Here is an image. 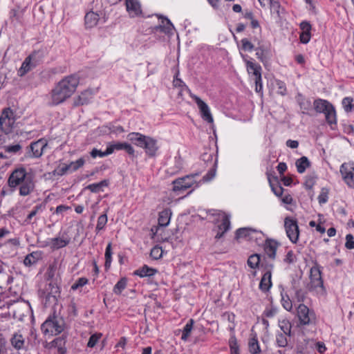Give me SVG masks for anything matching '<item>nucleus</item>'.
I'll use <instances>...</instances> for the list:
<instances>
[{
	"label": "nucleus",
	"mask_w": 354,
	"mask_h": 354,
	"mask_svg": "<svg viewBox=\"0 0 354 354\" xmlns=\"http://www.w3.org/2000/svg\"><path fill=\"white\" fill-rule=\"evenodd\" d=\"M300 28L301 29V33H310L311 26L307 21H303L300 24Z\"/></svg>",
	"instance_id": "55"
},
{
	"label": "nucleus",
	"mask_w": 354,
	"mask_h": 354,
	"mask_svg": "<svg viewBox=\"0 0 354 354\" xmlns=\"http://www.w3.org/2000/svg\"><path fill=\"white\" fill-rule=\"evenodd\" d=\"M268 5H270L271 14L279 17L280 16L281 6L278 0H270Z\"/></svg>",
	"instance_id": "32"
},
{
	"label": "nucleus",
	"mask_w": 354,
	"mask_h": 354,
	"mask_svg": "<svg viewBox=\"0 0 354 354\" xmlns=\"http://www.w3.org/2000/svg\"><path fill=\"white\" fill-rule=\"evenodd\" d=\"M249 350L252 354H257L260 352L259 345L256 338L252 337L249 340Z\"/></svg>",
	"instance_id": "36"
},
{
	"label": "nucleus",
	"mask_w": 354,
	"mask_h": 354,
	"mask_svg": "<svg viewBox=\"0 0 354 354\" xmlns=\"http://www.w3.org/2000/svg\"><path fill=\"white\" fill-rule=\"evenodd\" d=\"M278 243L273 240H268L266 242L264 250L266 254L271 259H274Z\"/></svg>",
	"instance_id": "24"
},
{
	"label": "nucleus",
	"mask_w": 354,
	"mask_h": 354,
	"mask_svg": "<svg viewBox=\"0 0 354 354\" xmlns=\"http://www.w3.org/2000/svg\"><path fill=\"white\" fill-rule=\"evenodd\" d=\"M63 324L62 322H59L55 318L48 319L41 325V330L44 333L50 335H57L63 330Z\"/></svg>",
	"instance_id": "8"
},
{
	"label": "nucleus",
	"mask_w": 354,
	"mask_h": 354,
	"mask_svg": "<svg viewBox=\"0 0 354 354\" xmlns=\"http://www.w3.org/2000/svg\"><path fill=\"white\" fill-rule=\"evenodd\" d=\"M339 171L344 183L351 188H354V162L343 163Z\"/></svg>",
	"instance_id": "9"
},
{
	"label": "nucleus",
	"mask_w": 354,
	"mask_h": 354,
	"mask_svg": "<svg viewBox=\"0 0 354 354\" xmlns=\"http://www.w3.org/2000/svg\"><path fill=\"white\" fill-rule=\"evenodd\" d=\"M44 209V206L42 205H37L35 207H34L32 210L28 215L26 221H30L32 218V217H34L39 212H42Z\"/></svg>",
	"instance_id": "50"
},
{
	"label": "nucleus",
	"mask_w": 354,
	"mask_h": 354,
	"mask_svg": "<svg viewBox=\"0 0 354 354\" xmlns=\"http://www.w3.org/2000/svg\"><path fill=\"white\" fill-rule=\"evenodd\" d=\"M21 149V147L19 144H15L12 145H8L4 147L5 152L8 153L14 154L19 152Z\"/></svg>",
	"instance_id": "46"
},
{
	"label": "nucleus",
	"mask_w": 354,
	"mask_h": 354,
	"mask_svg": "<svg viewBox=\"0 0 354 354\" xmlns=\"http://www.w3.org/2000/svg\"><path fill=\"white\" fill-rule=\"evenodd\" d=\"M171 211L169 209H165L160 212L158 217V224L162 227L167 226L171 220Z\"/></svg>",
	"instance_id": "26"
},
{
	"label": "nucleus",
	"mask_w": 354,
	"mask_h": 354,
	"mask_svg": "<svg viewBox=\"0 0 354 354\" xmlns=\"http://www.w3.org/2000/svg\"><path fill=\"white\" fill-rule=\"evenodd\" d=\"M127 138L132 143L142 148L147 136L140 133L132 132L128 134Z\"/></svg>",
	"instance_id": "22"
},
{
	"label": "nucleus",
	"mask_w": 354,
	"mask_h": 354,
	"mask_svg": "<svg viewBox=\"0 0 354 354\" xmlns=\"http://www.w3.org/2000/svg\"><path fill=\"white\" fill-rule=\"evenodd\" d=\"M242 57L245 63L246 70L249 75H253L254 78L261 76V67L252 59H248L245 55H242Z\"/></svg>",
	"instance_id": "14"
},
{
	"label": "nucleus",
	"mask_w": 354,
	"mask_h": 354,
	"mask_svg": "<svg viewBox=\"0 0 354 354\" xmlns=\"http://www.w3.org/2000/svg\"><path fill=\"white\" fill-rule=\"evenodd\" d=\"M295 165L297 171L300 174H302L305 171L306 168L310 167V162L306 157L303 156L296 161Z\"/></svg>",
	"instance_id": "30"
},
{
	"label": "nucleus",
	"mask_w": 354,
	"mask_h": 354,
	"mask_svg": "<svg viewBox=\"0 0 354 354\" xmlns=\"http://www.w3.org/2000/svg\"><path fill=\"white\" fill-rule=\"evenodd\" d=\"M353 99L351 97H345L342 100V105L346 112L351 111L354 109Z\"/></svg>",
	"instance_id": "44"
},
{
	"label": "nucleus",
	"mask_w": 354,
	"mask_h": 354,
	"mask_svg": "<svg viewBox=\"0 0 354 354\" xmlns=\"http://www.w3.org/2000/svg\"><path fill=\"white\" fill-rule=\"evenodd\" d=\"M111 254H112V252H111V243H109L107 245L106 248V251H105V259H106L105 266L106 267H109L110 265H111Z\"/></svg>",
	"instance_id": "51"
},
{
	"label": "nucleus",
	"mask_w": 354,
	"mask_h": 354,
	"mask_svg": "<svg viewBox=\"0 0 354 354\" xmlns=\"http://www.w3.org/2000/svg\"><path fill=\"white\" fill-rule=\"evenodd\" d=\"M261 235V233L260 232L248 227L240 228L236 232V238L237 239L247 237L250 240L257 239L258 236Z\"/></svg>",
	"instance_id": "16"
},
{
	"label": "nucleus",
	"mask_w": 354,
	"mask_h": 354,
	"mask_svg": "<svg viewBox=\"0 0 354 354\" xmlns=\"http://www.w3.org/2000/svg\"><path fill=\"white\" fill-rule=\"evenodd\" d=\"M108 221L106 213L100 215L97 218L95 230L99 232L103 230Z\"/></svg>",
	"instance_id": "35"
},
{
	"label": "nucleus",
	"mask_w": 354,
	"mask_h": 354,
	"mask_svg": "<svg viewBox=\"0 0 354 354\" xmlns=\"http://www.w3.org/2000/svg\"><path fill=\"white\" fill-rule=\"evenodd\" d=\"M317 199L319 204L326 203L328 199V189L326 188H322L317 197Z\"/></svg>",
	"instance_id": "43"
},
{
	"label": "nucleus",
	"mask_w": 354,
	"mask_h": 354,
	"mask_svg": "<svg viewBox=\"0 0 354 354\" xmlns=\"http://www.w3.org/2000/svg\"><path fill=\"white\" fill-rule=\"evenodd\" d=\"M37 53L34 52L24 59L21 67L18 70V75L20 77L24 76L27 73L33 69L37 65Z\"/></svg>",
	"instance_id": "10"
},
{
	"label": "nucleus",
	"mask_w": 354,
	"mask_h": 354,
	"mask_svg": "<svg viewBox=\"0 0 354 354\" xmlns=\"http://www.w3.org/2000/svg\"><path fill=\"white\" fill-rule=\"evenodd\" d=\"M69 241V239L62 237L53 238L49 240V245L53 250H57L66 246Z\"/></svg>",
	"instance_id": "25"
},
{
	"label": "nucleus",
	"mask_w": 354,
	"mask_h": 354,
	"mask_svg": "<svg viewBox=\"0 0 354 354\" xmlns=\"http://www.w3.org/2000/svg\"><path fill=\"white\" fill-rule=\"evenodd\" d=\"M219 218L221 221V223L218 225V230L220 232H218L215 238L216 239H220L222 237V236L225 233L230 227V216L227 214L222 212L218 214Z\"/></svg>",
	"instance_id": "18"
},
{
	"label": "nucleus",
	"mask_w": 354,
	"mask_h": 354,
	"mask_svg": "<svg viewBox=\"0 0 354 354\" xmlns=\"http://www.w3.org/2000/svg\"><path fill=\"white\" fill-rule=\"evenodd\" d=\"M84 159L83 158H80L78 160L69 163L68 165L71 169V172L77 170L79 168L84 165Z\"/></svg>",
	"instance_id": "39"
},
{
	"label": "nucleus",
	"mask_w": 354,
	"mask_h": 354,
	"mask_svg": "<svg viewBox=\"0 0 354 354\" xmlns=\"http://www.w3.org/2000/svg\"><path fill=\"white\" fill-rule=\"evenodd\" d=\"M215 175H216V172L214 170L212 169V170L209 171L206 176H203V180L204 181L211 180L212 178H214Z\"/></svg>",
	"instance_id": "63"
},
{
	"label": "nucleus",
	"mask_w": 354,
	"mask_h": 354,
	"mask_svg": "<svg viewBox=\"0 0 354 354\" xmlns=\"http://www.w3.org/2000/svg\"><path fill=\"white\" fill-rule=\"evenodd\" d=\"M197 174L187 175L185 177L178 178L173 182V190L174 192H183L190 187H198L195 178Z\"/></svg>",
	"instance_id": "5"
},
{
	"label": "nucleus",
	"mask_w": 354,
	"mask_h": 354,
	"mask_svg": "<svg viewBox=\"0 0 354 354\" xmlns=\"http://www.w3.org/2000/svg\"><path fill=\"white\" fill-rule=\"evenodd\" d=\"M108 153L112 154L115 151L124 150L129 155H133L135 150L133 147L127 142H109L107 145Z\"/></svg>",
	"instance_id": "13"
},
{
	"label": "nucleus",
	"mask_w": 354,
	"mask_h": 354,
	"mask_svg": "<svg viewBox=\"0 0 354 354\" xmlns=\"http://www.w3.org/2000/svg\"><path fill=\"white\" fill-rule=\"evenodd\" d=\"M126 7L131 17H140L142 14L138 0H126Z\"/></svg>",
	"instance_id": "15"
},
{
	"label": "nucleus",
	"mask_w": 354,
	"mask_h": 354,
	"mask_svg": "<svg viewBox=\"0 0 354 354\" xmlns=\"http://www.w3.org/2000/svg\"><path fill=\"white\" fill-rule=\"evenodd\" d=\"M156 30L164 32L167 35H171L174 27L171 22L167 18H162L160 24L156 27Z\"/></svg>",
	"instance_id": "21"
},
{
	"label": "nucleus",
	"mask_w": 354,
	"mask_h": 354,
	"mask_svg": "<svg viewBox=\"0 0 354 354\" xmlns=\"http://www.w3.org/2000/svg\"><path fill=\"white\" fill-rule=\"evenodd\" d=\"M88 279L85 277L79 278L72 286L71 289L75 290H77L88 283Z\"/></svg>",
	"instance_id": "49"
},
{
	"label": "nucleus",
	"mask_w": 354,
	"mask_h": 354,
	"mask_svg": "<svg viewBox=\"0 0 354 354\" xmlns=\"http://www.w3.org/2000/svg\"><path fill=\"white\" fill-rule=\"evenodd\" d=\"M286 145L292 149H296L299 146V142L297 140H288L286 142Z\"/></svg>",
	"instance_id": "64"
},
{
	"label": "nucleus",
	"mask_w": 354,
	"mask_h": 354,
	"mask_svg": "<svg viewBox=\"0 0 354 354\" xmlns=\"http://www.w3.org/2000/svg\"><path fill=\"white\" fill-rule=\"evenodd\" d=\"M310 288L322 292L324 291L323 281L319 266L315 263L310 270Z\"/></svg>",
	"instance_id": "6"
},
{
	"label": "nucleus",
	"mask_w": 354,
	"mask_h": 354,
	"mask_svg": "<svg viewBox=\"0 0 354 354\" xmlns=\"http://www.w3.org/2000/svg\"><path fill=\"white\" fill-rule=\"evenodd\" d=\"M277 85L278 86L277 93L281 95H284L286 93V85L283 82L278 81L277 82Z\"/></svg>",
	"instance_id": "57"
},
{
	"label": "nucleus",
	"mask_w": 354,
	"mask_h": 354,
	"mask_svg": "<svg viewBox=\"0 0 354 354\" xmlns=\"http://www.w3.org/2000/svg\"><path fill=\"white\" fill-rule=\"evenodd\" d=\"M163 250L161 247L155 246L151 250V257L154 259H159L162 257Z\"/></svg>",
	"instance_id": "45"
},
{
	"label": "nucleus",
	"mask_w": 354,
	"mask_h": 354,
	"mask_svg": "<svg viewBox=\"0 0 354 354\" xmlns=\"http://www.w3.org/2000/svg\"><path fill=\"white\" fill-rule=\"evenodd\" d=\"M259 263L260 256L257 254L250 255L248 259V265L253 269L257 268Z\"/></svg>",
	"instance_id": "38"
},
{
	"label": "nucleus",
	"mask_w": 354,
	"mask_h": 354,
	"mask_svg": "<svg viewBox=\"0 0 354 354\" xmlns=\"http://www.w3.org/2000/svg\"><path fill=\"white\" fill-rule=\"evenodd\" d=\"M156 272V270L149 268L147 266H144L143 267L136 270L134 272V274L140 277H151L154 275Z\"/></svg>",
	"instance_id": "29"
},
{
	"label": "nucleus",
	"mask_w": 354,
	"mask_h": 354,
	"mask_svg": "<svg viewBox=\"0 0 354 354\" xmlns=\"http://www.w3.org/2000/svg\"><path fill=\"white\" fill-rule=\"evenodd\" d=\"M278 324L285 335H290L292 326L288 319L284 318L279 319Z\"/></svg>",
	"instance_id": "31"
},
{
	"label": "nucleus",
	"mask_w": 354,
	"mask_h": 354,
	"mask_svg": "<svg viewBox=\"0 0 354 354\" xmlns=\"http://www.w3.org/2000/svg\"><path fill=\"white\" fill-rule=\"evenodd\" d=\"M142 148L145 149L146 153L151 157L156 156V152L158 150L156 140L148 136Z\"/></svg>",
	"instance_id": "19"
},
{
	"label": "nucleus",
	"mask_w": 354,
	"mask_h": 354,
	"mask_svg": "<svg viewBox=\"0 0 354 354\" xmlns=\"http://www.w3.org/2000/svg\"><path fill=\"white\" fill-rule=\"evenodd\" d=\"M297 101L303 113H306L310 109V102L308 100L304 98L301 95H298Z\"/></svg>",
	"instance_id": "33"
},
{
	"label": "nucleus",
	"mask_w": 354,
	"mask_h": 354,
	"mask_svg": "<svg viewBox=\"0 0 354 354\" xmlns=\"http://www.w3.org/2000/svg\"><path fill=\"white\" fill-rule=\"evenodd\" d=\"M255 82V91L257 93H261L263 90L262 85V77L261 76L259 77L254 78Z\"/></svg>",
	"instance_id": "54"
},
{
	"label": "nucleus",
	"mask_w": 354,
	"mask_h": 354,
	"mask_svg": "<svg viewBox=\"0 0 354 354\" xmlns=\"http://www.w3.org/2000/svg\"><path fill=\"white\" fill-rule=\"evenodd\" d=\"M54 172L57 175L63 176L68 172H71V169L68 165L63 164L57 167Z\"/></svg>",
	"instance_id": "47"
},
{
	"label": "nucleus",
	"mask_w": 354,
	"mask_h": 354,
	"mask_svg": "<svg viewBox=\"0 0 354 354\" xmlns=\"http://www.w3.org/2000/svg\"><path fill=\"white\" fill-rule=\"evenodd\" d=\"M295 260V257L293 252L291 250L288 251V252L287 253V254L286 256V258L284 259V261L286 263H290L294 262Z\"/></svg>",
	"instance_id": "58"
},
{
	"label": "nucleus",
	"mask_w": 354,
	"mask_h": 354,
	"mask_svg": "<svg viewBox=\"0 0 354 354\" xmlns=\"http://www.w3.org/2000/svg\"><path fill=\"white\" fill-rule=\"evenodd\" d=\"M281 304L283 307L288 311H290L292 309V301L287 295H281Z\"/></svg>",
	"instance_id": "48"
},
{
	"label": "nucleus",
	"mask_w": 354,
	"mask_h": 354,
	"mask_svg": "<svg viewBox=\"0 0 354 354\" xmlns=\"http://www.w3.org/2000/svg\"><path fill=\"white\" fill-rule=\"evenodd\" d=\"M79 82L77 75H70L62 79L50 93V104L58 105L69 99L75 93Z\"/></svg>",
	"instance_id": "1"
},
{
	"label": "nucleus",
	"mask_w": 354,
	"mask_h": 354,
	"mask_svg": "<svg viewBox=\"0 0 354 354\" xmlns=\"http://www.w3.org/2000/svg\"><path fill=\"white\" fill-rule=\"evenodd\" d=\"M109 155V153H108V149L107 148H106V151H102L98 150L97 149H93L91 151V156L93 158H95L97 157L103 158V157L107 156Z\"/></svg>",
	"instance_id": "52"
},
{
	"label": "nucleus",
	"mask_w": 354,
	"mask_h": 354,
	"mask_svg": "<svg viewBox=\"0 0 354 354\" xmlns=\"http://www.w3.org/2000/svg\"><path fill=\"white\" fill-rule=\"evenodd\" d=\"M41 258V253L40 252H33L26 257L24 263L26 266H30L36 263Z\"/></svg>",
	"instance_id": "28"
},
{
	"label": "nucleus",
	"mask_w": 354,
	"mask_h": 354,
	"mask_svg": "<svg viewBox=\"0 0 354 354\" xmlns=\"http://www.w3.org/2000/svg\"><path fill=\"white\" fill-rule=\"evenodd\" d=\"M287 335L285 333L277 334L276 337V342L279 347H285L288 344Z\"/></svg>",
	"instance_id": "42"
},
{
	"label": "nucleus",
	"mask_w": 354,
	"mask_h": 354,
	"mask_svg": "<svg viewBox=\"0 0 354 354\" xmlns=\"http://www.w3.org/2000/svg\"><path fill=\"white\" fill-rule=\"evenodd\" d=\"M12 346L17 350H21L25 348V338L20 332L15 333L11 339Z\"/></svg>",
	"instance_id": "20"
},
{
	"label": "nucleus",
	"mask_w": 354,
	"mask_h": 354,
	"mask_svg": "<svg viewBox=\"0 0 354 354\" xmlns=\"http://www.w3.org/2000/svg\"><path fill=\"white\" fill-rule=\"evenodd\" d=\"M69 209H70L69 207L61 205L56 207L55 213L57 214H59L63 213L64 212H66V210H68Z\"/></svg>",
	"instance_id": "62"
},
{
	"label": "nucleus",
	"mask_w": 354,
	"mask_h": 354,
	"mask_svg": "<svg viewBox=\"0 0 354 354\" xmlns=\"http://www.w3.org/2000/svg\"><path fill=\"white\" fill-rule=\"evenodd\" d=\"M313 104L317 112L324 113L328 124L330 125L336 124V112L332 104L326 100L318 99L315 100Z\"/></svg>",
	"instance_id": "3"
},
{
	"label": "nucleus",
	"mask_w": 354,
	"mask_h": 354,
	"mask_svg": "<svg viewBox=\"0 0 354 354\" xmlns=\"http://www.w3.org/2000/svg\"><path fill=\"white\" fill-rule=\"evenodd\" d=\"M346 247L348 249L354 248V239L351 234H347L346 236Z\"/></svg>",
	"instance_id": "56"
},
{
	"label": "nucleus",
	"mask_w": 354,
	"mask_h": 354,
	"mask_svg": "<svg viewBox=\"0 0 354 354\" xmlns=\"http://www.w3.org/2000/svg\"><path fill=\"white\" fill-rule=\"evenodd\" d=\"M6 339L2 337V335H0V354H3L6 353Z\"/></svg>",
	"instance_id": "60"
},
{
	"label": "nucleus",
	"mask_w": 354,
	"mask_h": 354,
	"mask_svg": "<svg viewBox=\"0 0 354 354\" xmlns=\"http://www.w3.org/2000/svg\"><path fill=\"white\" fill-rule=\"evenodd\" d=\"M127 287V279L124 278L121 279L120 281L117 282L113 288V292L116 295H120L122 292Z\"/></svg>",
	"instance_id": "34"
},
{
	"label": "nucleus",
	"mask_w": 354,
	"mask_h": 354,
	"mask_svg": "<svg viewBox=\"0 0 354 354\" xmlns=\"http://www.w3.org/2000/svg\"><path fill=\"white\" fill-rule=\"evenodd\" d=\"M99 21V15L94 12H89L85 15V25L88 28L95 27Z\"/></svg>",
	"instance_id": "27"
},
{
	"label": "nucleus",
	"mask_w": 354,
	"mask_h": 354,
	"mask_svg": "<svg viewBox=\"0 0 354 354\" xmlns=\"http://www.w3.org/2000/svg\"><path fill=\"white\" fill-rule=\"evenodd\" d=\"M47 146L48 142L46 139H39L37 141L32 142L30 145L32 156L35 158L40 157L43 154L44 151Z\"/></svg>",
	"instance_id": "17"
},
{
	"label": "nucleus",
	"mask_w": 354,
	"mask_h": 354,
	"mask_svg": "<svg viewBox=\"0 0 354 354\" xmlns=\"http://www.w3.org/2000/svg\"><path fill=\"white\" fill-rule=\"evenodd\" d=\"M190 96L196 103L202 118L209 123H213L214 119L208 105L197 95L191 94Z\"/></svg>",
	"instance_id": "11"
},
{
	"label": "nucleus",
	"mask_w": 354,
	"mask_h": 354,
	"mask_svg": "<svg viewBox=\"0 0 354 354\" xmlns=\"http://www.w3.org/2000/svg\"><path fill=\"white\" fill-rule=\"evenodd\" d=\"M192 326H193V320L190 319L189 321V322H187L186 324V325L185 326V327L183 328V335H182V337H181L182 339L187 340V339L189 336V334H190L191 330L192 329Z\"/></svg>",
	"instance_id": "40"
},
{
	"label": "nucleus",
	"mask_w": 354,
	"mask_h": 354,
	"mask_svg": "<svg viewBox=\"0 0 354 354\" xmlns=\"http://www.w3.org/2000/svg\"><path fill=\"white\" fill-rule=\"evenodd\" d=\"M272 274L271 271L267 270L264 274L263 275L261 280L259 283V288L263 291L266 292L269 290V289L272 286V281H271Z\"/></svg>",
	"instance_id": "23"
},
{
	"label": "nucleus",
	"mask_w": 354,
	"mask_h": 354,
	"mask_svg": "<svg viewBox=\"0 0 354 354\" xmlns=\"http://www.w3.org/2000/svg\"><path fill=\"white\" fill-rule=\"evenodd\" d=\"M297 314L301 324L307 325L315 320L314 314L304 304L299 305L297 309Z\"/></svg>",
	"instance_id": "12"
},
{
	"label": "nucleus",
	"mask_w": 354,
	"mask_h": 354,
	"mask_svg": "<svg viewBox=\"0 0 354 354\" xmlns=\"http://www.w3.org/2000/svg\"><path fill=\"white\" fill-rule=\"evenodd\" d=\"M241 42L243 50L251 52L254 49L253 44L248 39H243Z\"/></svg>",
	"instance_id": "53"
},
{
	"label": "nucleus",
	"mask_w": 354,
	"mask_h": 354,
	"mask_svg": "<svg viewBox=\"0 0 354 354\" xmlns=\"http://www.w3.org/2000/svg\"><path fill=\"white\" fill-rule=\"evenodd\" d=\"M108 185V181L104 180L98 183H93L88 185L87 189L92 192H97L101 190L102 187H106Z\"/></svg>",
	"instance_id": "37"
},
{
	"label": "nucleus",
	"mask_w": 354,
	"mask_h": 354,
	"mask_svg": "<svg viewBox=\"0 0 354 354\" xmlns=\"http://www.w3.org/2000/svg\"><path fill=\"white\" fill-rule=\"evenodd\" d=\"M310 39V33H301L300 41L303 44H307Z\"/></svg>",
	"instance_id": "59"
},
{
	"label": "nucleus",
	"mask_w": 354,
	"mask_h": 354,
	"mask_svg": "<svg viewBox=\"0 0 354 354\" xmlns=\"http://www.w3.org/2000/svg\"><path fill=\"white\" fill-rule=\"evenodd\" d=\"M8 185L11 188L19 187V195L22 196L30 194L35 187L32 176L22 167L12 171L8 179Z\"/></svg>",
	"instance_id": "2"
},
{
	"label": "nucleus",
	"mask_w": 354,
	"mask_h": 354,
	"mask_svg": "<svg viewBox=\"0 0 354 354\" xmlns=\"http://www.w3.org/2000/svg\"><path fill=\"white\" fill-rule=\"evenodd\" d=\"M18 118L19 116L11 109H4L0 115L1 129L6 133H10L15 127Z\"/></svg>",
	"instance_id": "4"
},
{
	"label": "nucleus",
	"mask_w": 354,
	"mask_h": 354,
	"mask_svg": "<svg viewBox=\"0 0 354 354\" xmlns=\"http://www.w3.org/2000/svg\"><path fill=\"white\" fill-rule=\"evenodd\" d=\"M102 333H95L92 335L87 343V346L89 348H93L102 337Z\"/></svg>",
	"instance_id": "41"
},
{
	"label": "nucleus",
	"mask_w": 354,
	"mask_h": 354,
	"mask_svg": "<svg viewBox=\"0 0 354 354\" xmlns=\"http://www.w3.org/2000/svg\"><path fill=\"white\" fill-rule=\"evenodd\" d=\"M284 227L290 241L293 243H297L299 236V226L297 220L286 217L284 220Z\"/></svg>",
	"instance_id": "7"
},
{
	"label": "nucleus",
	"mask_w": 354,
	"mask_h": 354,
	"mask_svg": "<svg viewBox=\"0 0 354 354\" xmlns=\"http://www.w3.org/2000/svg\"><path fill=\"white\" fill-rule=\"evenodd\" d=\"M316 348H317V351L321 354L324 353L326 350V347L325 344L322 342H317L316 344Z\"/></svg>",
	"instance_id": "61"
}]
</instances>
